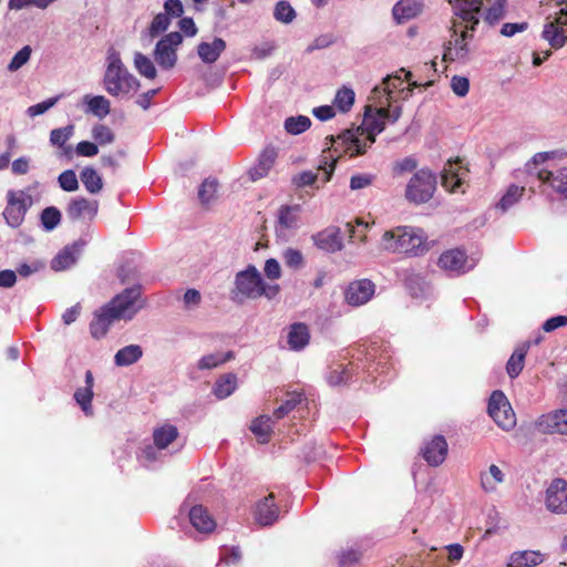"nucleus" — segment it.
I'll return each mask as SVG.
<instances>
[{"mask_svg":"<svg viewBox=\"0 0 567 567\" xmlns=\"http://www.w3.org/2000/svg\"><path fill=\"white\" fill-rule=\"evenodd\" d=\"M354 92L352 89L343 86L337 91L333 104L341 112H348L354 103Z\"/></svg>","mask_w":567,"mask_h":567,"instance_id":"44","label":"nucleus"},{"mask_svg":"<svg viewBox=\"0 0 567 567\" xmlns=\"http://www.w3.org/2000/svg\"><path fill=\"white\" fill-rule=\"evenodd\" d=\"M58 100H59V97H51L41 103L34 104L28 109V114L30 116L41 115V114L45 113L49 109L54 106L55 103L58 102Z\"/></svg>","mask_w":567,"mask_h":567,"instance_id":"61","label":"nucleus"},{"mask_svg":"<svg viewBox=\"0 0 567 567\" xmlns=\"http://www.w3.org/2000/svg\"><path fill=\"white\" fill-rule=\"evenodd\" d=\"M503 481H504V473L495 464H492L488 467L487 472H483L481 474V486L487 493L495 492L497 488V485L503 483Z\"/></svg>","mask_w":567,"mask_h":567,"instance_id":"34","label":"nucleus"},{"mask_svg":"<svg viewBox=\"0 0 567 567\" xmlns=\"http://www.w3.org/2000/svg\"><path fill=\"white\" fill-rule=\"evenodd\" d=\"M261 281L262 278L257 268L249 265L247 269L236 275L235 288L231 291L233 299L243 302L246 299L259 298Z\"/></svg>","mask_w":567,"mask_h":567,"instance_id":"7","label":"nucleus"},{"mask_svg":"<svg viewBox=\"0 0 567 567\" xmlns=\"http://www.w3.org/2000/svg\"><path fill=\"white\" fill-rule=\"evenodd\" d=\"M250 431L256 435L259 443H268L272 433L271 419L268 415L256 417L250 425Z\"/></svg>","mask_w":567,"mask_h":567,"instance_id":"33","label":"nucleus"},{"mask_svg":"<svg viewBox=\"0 0 567 567\" xmlns=\"http://www.w3.org/2000/svg\"><path fill=\"white\" fill-rule=\"evenodd\" d=\"M68 217L73 220L95 218L99 212V202L96 199H87L85 197H76L72 199L66 207Z\"/></svg>","mask_w":567,"mask_h":567,"instance_id":"15","label":"nucleus"},{"mask_svg":"<svg viewBox=\"0 0 567 567\" xmlns=\"http://www.w3.org/2000/svg\"><path fill=\"white\" fill-rule=\"evenodd\" d=\"M61 221V213L54 207L50 206L42 210L41 213V224L45 230L54 229Z\"/></svg>","mask_w":567,"mask_h":567,"instance_id":"48","label":"nucleus"},{"mask_svg":"<svg viewBox=\"0 0 567 567\" xmlns=\"http://www.w3.org/2000/svg\"><path fill=\"white\" fill-rule=\"evenodd\" d=\"M189 520L196 530L200 533H212L216 528L215 519L202 505L192 507L189 511Z\"/></svg>","mask_w":567,"mask_h":567,"instance_id":"24","label":"nucleus"},{"mask_svg":"<svg viewBox=\"0 0 567 567\" xmlns=\"http://www.w3.org/2000/svg\"><path fill=\"white\" fill-rule=\"evenodd\" d=\"M424 284V277L415 272L408 274L404 279L405 287L412 291L413 296H417V292L423 290Z\"/></svg>","mask_w":567,"mask_h":567,"instance_id":"55","label":"nucleus"},{"mask_svg":"<svg viewBox=\"0 0 567 567\" xmlns=\"http://www.w3.org/2000/svg\"><path fill=\"white\" fill-rule=\"evenodd\" d=\"M313 240L318 248L328 252L341 250L343 247L339 228H327L315 235Z\"/></svg>","mask_w":567,"mask_h":567,"instance_id":"21","label":"nucleus"},{"mask_svg":"<svg viewBox=\"0 0 567 567\" xmlns=\"http://www.w3.org/2000/svg\"><path fill=\"white\" fill-rule=\"evenodd\" d=\"M7 197L8 204L3 210V217L10 227L17 228L24 220L31 198L22 190H9Z\"/></svg>","mask_w":567,"mask_h":567,"instance_id":"10","label":"nucleus"},{"mask_svg":"<svg viewBox=\"0 0 567 567\" xmlns=\"http://www.w3.org/2000/svg\"><path fill=\"white\" fill-rule=\"evenodd\" d=\"M311 125V121L308 116H290L285 121V128L288 133L297 135L307 131Z\"/></svg>","mask_w":567,"mask_h":567,"instance_id":"45","label":"nucleus"},{"mask_svg":"<svg viewBox=\"0 0 567 567\" xmlns=\"http://www.w3.org/2000/svg\"><path fill=\"white\" fill-rule=\"evenodd\" d=\"M544 561V555L538 550L515 551L509 556L507 567H535Z\"/></svg>","mask_w":567,"mask_h":567,"instance_id":"27","label":"nucleus"},{"mask_svg":"<svg viewBox=\"0 0 567 567\" xmlns=\"http://www.w3.org/2000/svg\"><path fill=\"white\" fill-rule=\"evenodd\" d=\"M317 181V174L311 171L302 172L292 178L297 187H305L312 185Z\"/></svg>","mask_w":567,"mask_h":567,"instance_id":"64","label":"nucleus"},{"mask_svg":"<svg viewBox=\"0 0 567 567\" xmlns=\"http://www.w3.org/2000/svg\"><path fill=\"white\" fill-rule=\"evenodd\" d=\"M74 400L81 406L85 415H92L93 390L91 388H79L74 393Z\"/></svg>","mask_w":567,"mask_h":567,"instance_id":"46","label":"nucleus"},{"mask_svg":"<svg viewBox=\"0 0 567 567\" xmlns=\"http://www.w3.org/2000/svg\"><path fill=\"white\" fill-rule=\"evenodd\" d=\"M234 358L235 354L233 351H227L226 353H212L202 357L197 367L199 370L214 369L227 361L233 360Z\"/></svg>","mask_w":567,"mask_h":567,"instance_id":"38","label":"nucleus"},{"mask_svg":"<svg viewBox=\"0 0 567 567\" xmlns=\"http://www.w3.org/2000/svg\"><path fill=\"white\" fill-rule=\"evenodd\" d=\"M535 426L543 434L567 435V409L542 414L536 420Z\"/></svg>","mask_w":567,"mask_h":567,"instance_id":"14","label":"nucleus"},{"mask_svg":"<svg viewBox=\"0 0 567 567\" xmlns=\"http://www.w3.org/2000/svg\"><path fill=\"white\" fill-rule=\"evenodd\" d=\"M74 134V125L70 124L64 127L54 128L50 133V142L52 145L58 146L60 148V155L65 156L68 158L72 157L73 150L70 145H68V141Z\"/></svg>","mask_w":567,"mask_h":567,"instance_id":"25","label":"nucleus"},{"mask_svg":"<svg viewBox=\"0 0 567 567\" xmlns=\"http://www.w3.org/2000/svg\"><path fill=\"white\" fill-rule=\"evenodd\" d=\"M89 110L99 117L106 116L110 111V101L103 95H96L87 100Z\"/></svg>","mask_w":567,"mask_h":567,"instance_id":"47","label":"nucleus"},{"mask_svg":"<svg viewBox=\"0 0 567 567\" xmlns=\"http://www.w3.org/2000/svg\"><path fill=\"white\" fill-rule=\"evenodd\" d=\"M302 400H303L302 393H299V392L289 393L287 400L274 411V416L277 420L284 419L291 411H293L296 409V406L302 402Z\"/></svg>","mask_w":567,"mask_h":567,"instance_id":"41","label":"nucleus"},{"mask_svg":"<svg viewBox=\"0 0 567 567\" xmlns=\"http://www.w3.org/2000/svg\"><path fill=\"white\" fill-rule=\"evenodd\" d=\"M525 192L524 186L511 185L504 196L497 204V207L503 212H506L513 205H515L523 196Z\"/></svg>","mask_w":567,"mask_h":567,"instance_id":"40","label":"nucleus"},{"mask_svg":"<svg viewBox=\"0 0 567 567\" xmlns=\"http://www.w3.org/2000/svg\"><path fill=\"white\" fill-rule=\"evenodd\" d=\"M353 372V364L339 365L332 370L328 375V382L330 385H341L348 383Z\"/></svg>","mask_w":567,"mask_h":567,"instance_id":"43","label":"nucleus"},{"mask_svg":"<svg viewBox=\"0 0 567 567\" xmlns=\"http://www.w3.org/2000/svg\"><path fill=\"white\" fill-rule=\"evenodd\" d=\"M75 153L79 156L93 157L99 153V147L95 143L89 141H82L78 143Z\"/></svg>","mask_w":567,"mask_h":567,"instance_id":"60","label":"nucleus"},{"mask_svg":"<svg viewBox=\"0 0 567 567\" xmlns=\"http://www.w3.org/2000/svg\"><path fill=\"white\" fill-rule=\"evenodd\" d=\"M452 91L457 96H465L470 91V81L465 76L454 75L451 80Z\"/></svg>","mask_w":567,"mask_h":567,"instance_id":"56","label":"nucleus"},{"mask_svg":"<svg viewBox=\"0 0 567 567\" xmlns=\"http://www.w3.org/2000/svg\"><path fill=\"white\" fill-rule=\"evenodd\" d=\"M218 181L216 178H206L199 186L198 198L203 205L209 204L217 194Z\"/></svg>","mask_w":567,"mask_h":567,"instance_id":"42","label":"nucleus"},{"mask_svg":"<svg viewBox=\"0 0 567 567\" xmlns=\"http://www.w3.org/2000/svg\"><path fill=\"white\" fill-rule=\"evenodd\" d=\"M277 156L278 154L275 147H266L261 152L258 158V163L249 171L251 179L257 181L267 176V174L274 167Z\"/></svg>","mask_w":567,"mask_h":567,"instance_id":"23","label":"nucleus"},{"mask_svg":"<svg viewBox=\"0 0 567 567\" xmlns=\"http://www.w3.org/2000/svg\"><path fill=\"white\" fill-rule=\"evenodd\" d=\"M178 437V430L175 425L164 424L153 432L154 444L157 449L164 450Z\"/></svg>","mask_w":567,"mask_h":567,"instance_id":"32","label":"nucleus"},{"mask_svg":"<svg viewBox=\"0 0 567 567\" xmlns=\"http://www.w3.org/2000/svg\"><path fill=\"white\" fill-rule=\"evenodd\" d=\"M134 65L141 75L151 80L156 78L157 72L154 63L148 56L144 55L143 53H135Z\"/></svg>","mask_w":567,"mask_h":567,"instance_id":"39","label":"nucleus"},{"mask_svg":"<svg viewBox=\"0 0 567 567\" xmlns=\"http://www.w3.org/2000/svg\"><path fill=\"white\" fill-rule=\"evenodd\" d=\"M58 182L65 192H75L79 188V181L73 169L62 172L58 177Z\"/></svg>","mask_w":567,"mask_h":567,"instance_id":"50","label":"nucleus"},{"mask_svg":"<svg viewBox=\"0 0 567 567\" xmlns=\"http://www.w3.org/2000/svg\"><path fill=\"white\" fill-rule=\"evenodd\" d=\"M295 209L296 208L290 206H281L279 209V223L281 226L291 228L296 224L297 217L293 213Z\"/></svg>","mask_w":567,"mask_h":567,"instance_id":"57","label":"nucleus"},{"mask_svg":"<svg viewBox=\"0 0 567 567\" xmlns=\"http://www.w3.org/2000/svg\"><path fill=\"white\" fill-rule=\"evenodd\" d=\"M546 508L555 514H567V481L554 478L545 492Z\"/></svg>","mask_w":567,"mask_h":567,"instance_id":"13","label":"nucleus"},{"mask_svg":"<svg viewBox=\"0 0 567 567\" xmlns=\"http://www.w3.org/2000/svg\"><path fill=\"white\" fill-rule=\"evenodd\" d=\"M31 55V48L29 45L23 47L21 50H19L14 56L12 58L11 62L8 65V69L10 71H17L22 65H24Z\"/></svg>","mask_w":567,"mask_h":567,"instance_id":"53","label":"nucleus"},{"mask_svg":"<svg viewBox=\"0 0 567 567\" xmlns=\"http://www.w3.org/2000/svg\"><path fill=\"white\" fill-rule=\"evenodd\" d=\"M449 445L443 435H435L424 444L422 456L430 466L441 465L447 456Z\"/></svg>","mask_w":567,"mask_h":567,"instance_id":"17","label":"nucleus"},{"mask_svg":"<svg viewBox=\"0 0 567 567\" xmlns=\"http://www.w3.org/2000/svg\"><path fill=\"white\" fill-rule=\"evenodd\" d=\"M274 16L276 20L284 23H289L295 19L296 12L295 9L290 6V2H277L274 10Z\"/></svg>","mask_w":567,"mask_h":567,"instance_id":"51","label":"nucleus"},{"mask_svg":"<svg viewBox=\"0 0 567 567\" xmlns=\"http://www.w3.org/2000/svg\"><path fill=\"white\" fill-rule=\"evenodd\" d=\"M264 271L266 277L271 280L279 279L281 276L280 265L275 258L266 260Z\"/></svg>","mask_w":567,"mask_h":567,"instance_id":"63","label":"nucleus"},{"mask_svg":"<svg viewBox=\"0 0 567 567\" xmlns=\"http://www.w3.org/2000/svg\"><path fill=\"white\" fill-rule=\"evenodd\" d=\"M83 243H73L72 245L65 246L59 254L51 260V268L54 271H62L76 261L78 255L81 251Z\"/></svg>","mask_w":567,"mask_h":567,"instance_id":"22","label":"nucleus"},{"mask_svg":"<svg viewBox=\"0 0 567 567\" xmlns=\"http://www.w3.org/2000/svg\"><path fill=\"white\" fill-rule=\"evenodd\" d=\"M226 49V42L221 38H215L212 43L202 42L197 47V53L203 62L214 63Z\"/></svg>","mask_w":567,"mask_h":567,"instance_id":"28","label":"nucleus"},{"mask_svg":"<svg viewBox=\"0 0 567 567\" xmlns=\"http://www.w3.org/2000/svg\"><path fill=\"white\" fill-rule=\"evenodd\" d=\"M557 3H565L566 8H560L555 19L547 22L542 32L543 39L555 50L563 48L567 42V2Z\"/></svg>","mask_w":567,"mask_h":567,"instance_id":"11","label":"nucleus"},{"mask_svg":"<svg viewBox=\"0 0 567 567\" xmlns=\"http://www.w3.org/2000/svg\"><path fill=\"white\" fill-rule=\"evenodd\" d=\"M565 326H567V316L559 315V316H555V317L547 319L543 323L542 328L545 332H553L556 329L565 327Z\"/></svg>","mask_w":567,"mask_h":567,"instance_id":"62","label":"nucleus"},{"mask_svg":"<svg viewBox=\"0 0 567 567\" xmlns=\"http://www.w3.org/2000/svg\"><path fill=\"white\" fill-rule=\"evenodd\" d=\"M437 266L451 276H461L472 270L475 264L464 249L456 247L443 251Z\"/></svg>","mask_w":567,"mask_h":567,"instance_id":"9","label":"nucleus"},{"mask_svg":"<svg viewBox=\"0 0 567 567\" xmlns=\"http://www.w3.org/2000/svg\"><path fill=\"white\" fill-rule=\"evenodd\" d=\"M179 32H171L162 38L155 47L154 58L158 65L164 70H171L177 61L176 48L182 43Z\"/></svg>","mask_w":567,"mask_h":567,"instance_id":"12","label":"nucleus"},{"mask_svg":"<svg viewBox=\"0 0 567 567\" xmlns=\"http://www.w3.org/2000/svg\"><path fill=\"white\" fill-rule=\"evenodd\" d=\"M466 28L461 32V37L455 39L454 48L453 42L449 41L444 45L443 61L444 62H453V61H465L468 56L470 49L466 43L468 38H472V34H468Z\"/></svg>","mask_w":567,"mask_h":567,"instance_id":"20","label":"nucleus"},{"mask_svg":"<svg viewBox=\"0 0 567 567\" xmlns=\"http://www.w3.org/2000/svg\"><path fill=\"white\" fill-rule=\"evenodd\" d=\"M237 386V378L235 374H226L220 377L214 386V394L218 399H225L229 396Z\"/></svg>","mask_w":567,"mask_h":567,"instance_id":"37","label":"nucleus"},{"mask_svg":"<svg viewBox=\"0 0 567 567\" xmlns=\"http://www.w3.org/2000/svg\"><path fill=\"white\" fill-rule=\"evenodd\" d=\"M484 2H457L454 13L457 17L452 24L453 34H457V27L464 25L467 30L475 31L482 18L488 25H494L505 14L504 2H494L483 10Z\"/></svg>","mask_w":567,"mask_h":567,"instance_id":"4","label":"nucleus"},{"mask_svg":"<svg viewBox=\"0 0 567 567\" xmlns=\"http://www.w3.org/2000/svg\"><path fill=\"white\" fill-rule=\"evenodd\" d=\"M310 334L305 323H293L288 333V344L291 350H301L309 343Z\"/></svg>","mask_w":567,"mask_h":567,"instance_id":"30","label":"nucleus"},{"mask_svg":"<svg viewBox=\"0 0 567 567\" xmlns=\"http://www.w3.org/2000/svg\"><path fill=\"white\" fill-rule=\"evenodd\" d=\"M538 179L543 183H547L554 190L559 194L567 193V166L561 167L558 171H540L537 174Z\"/></svg>","mask_w":567,"mask_h":567,"instance_id":"26","label":"nucleus"},{"mask_svg":"<svg viewBox=\"0 0 567 567\" xmlns=\"http://www.w3.org/2000/svg\"><path fill=\"white\" fill-rule=\"evenodd\" d=\"M143 355V349L138 344H130L120 349L114 355L117 367H127L136 363Z\"/></svg>","mask_w":567,"mask_h":567,"instance_id":"31","label":"nucleus"},{"mask_svg":"<svg viewBox=\"0 0 567 567\" xmlns=\"http://www.w3.org/2000/svg\"><path fill=\"white\" fill-rule=\"evenodd\" d=\"M171 23V18L165 13H158L154 17L151 25H150V35L152 38L157 37L159 33L164 32Z\"/></svg>","mask_w":567,"mask_h":567,"instance_id":"52","label":"nucleus"},{"mask_svg":"<svg viewBox=\"0 0 567 567\" xmlns=\"http://www.w3.org/2000/svg\"><path fill=\"white\" fill-rule=\"evenodd\" d=\"M529 350V344L524 343L517 347L506 363V372L511 379L517 378L524 369L525 358Z\"/></svg>","mask_w":567,"mask_h":567,"instance_id":"29","label":"nucleus"},{"mask_svg":"<svg viewBox=\"0 0 567 567\" xmlns=\"http://www.w3.org/2000/svg\"><path fill=\"white\" fill-rule=\"evenodd\" d=\"M436 189V176L429 169H419L405 187L408 202L421 205L430 202Z\"/></svg>","mask_w":567,"mask_h":567,"instance_id":"6","label":"nucleus"},{"mask_svg":"<svg viewBox=\"0 0 567 567\" xmlns=\"http://www.w3.org/2000/svg\"><path fill=\"white\" fill-rule=\"evenodd\" d=\"M279 517V507L275 503L274 493H269L266 497L256 504L255 518L261 526L272 525Z\"/></svg>","mask_w":567,"mask_h":567,"instance_id":"19","label":"nucleus"},{"mask_svg":"<svg viewBox=\"0 0 567 567\" xmlns=\"http://www.w3.org/2000/svg\"><path fill=\"white\" fill-rule=\"evenodd\" d=\"M141 297V286L126 288L116 295L107 305L95 312L90 331L93 338L100 339L106 334L114 320L132 319L141 306L135 303Z\"/></svg>","mask_w":567,"mask_h":567,"instance_id":"2","label":"nucleus"},{"mask_svg":"<svg viewBox=\"0 0 567 567\" xmlns=\"http://www.w3.org/2000/svg\"><path fill=\"white\" fill-rule=\"evenodd\" d=\"M361 558V554L358 550L349 549L346 551H342L338 559H339V566L340 567H351L354 564H357Z\"/></svg>","mask_w":567,"mask_h":567,"instance_id":"59","label":"nucleus"},{"mask_svg":"<svg viewBox=\"0 0 567 567\" xmlns=\"http://www.w3.org/2000/svg\"><path fill=\"white\" fill-rule=\"evenodd\" d=\"M375 286L369 279L350 282L346 290V301L353 307L367 303L374 295Z\"/></svg>","mask_w":567,"mask_h":567,"instance_id":"16","label":"nucleus"},{"mask_svg":"<svg viewBox=\"0 0 567 567\" xmlns=\"http://www.w3.org/2000/svg\"><path fill=\"white\" fill-rule=\"evenodd\" d=\"M468 171L461 165V159L449 161L442 171V185L447 190L455 193L462 185Z\"/></svg>","mask_w":567,"mask_h":567,"instance_id":"18","label":"nucleus"},{"mask_svg":"<svg viewBox=\"0 0 567 567\" xmlns=\"http://www.w3.org/2000/svg\"><path fill=\"white\" fill-rule=\"evenodd\" d=\"M381 246L388 252L409 257L423 256L430 250L424 230L412 226H396L385 230L381 237Z\"/></svg>","mask_w":567,"mask_h":567,"instance_id":"3","label":"nucleus"},{"mask_svg":"<svg viewBox=\"0 0 567 567\" xmlns=\"http://www.w3.org/2000/svg\"><path fill=\"white\" fill-rule=\"evenodd\" d=\"M390 115V110L378 109L375 116L365 115L363 125L355 130H346L337 137L329 135L326 137V145L328 150L334 148L338 152V146H342V152L349 154L350 157L363 155L367 148L375 142L377 134L385 128V118Z\"/></svg>","mask_w":567,"mask_h":567,"instance_id":"1","label":"nucleus"},{"mask_svg":"<svg viewBox=\"0 0 567 567\" xmlns=\"http://www.w3.org/2000/svg\"><path fill=\"white\" fill-rule=\"evenodd\" d=\"M417 167V162L413 157H405L393 164L392 172L394 175H403L413 172Z\"/></svg>","mask_w":567,"mask_h":567,"instance_id":"54","label":"nucleus"},{"mask_svg":"<svg viewBox=\"0 0 567 567\" xmlns=\"http://www.w3.org/2000/svg\"><path fill=\"white\" fill-rule=\"evenodd\" d=\"M107 62L103 83L109 94L117 97L140 89V81L123 65L120 54L115 50H110Z\"/></svg>","mask_w":567,"mask_h":567,"instance_id":"5","label":"nucleus"},{"mask_svg":"<svg viewBox=\"0 0 567 567\" xmlns=\"http://www.w3.org/2000/svg\"><path fill=\"white\" fill-rule=\"evenodd\" d=\"M80 178L85 189L91 194H97L103 188L102 177L93 167H84L80 173Z\"/></svg>","mask_w":567,"mask_h":567,"instance_id":"36","label":"nucleus"},{"mask_svg":"<svg viewBox=\"0 0 567 567\" xmlns=\"http://www.w3.org/2000/svg\"><path fill=\"white\" fill-rule=\"evenodd\" d=\"M92 137L100 145L111 144L115 140L113 131L104 124H96L93 126Z\"/></svg>","mask_w":567,"mask_h":567,"instance_id":"49","label":"nucleus"},{"mask_svg":"<svg viewBox=\"0 0 567 567\" xmlns=\"http://www.w3.org/2000/svg\"><path fill=\"white\" fill-rule=\"evenodd\" d=\"M284 261L290 268H299L303 262V257L299 250L289 248L284 254Z\"/></svg>","mask_w":567,"mask_h":567,"instance_id":"58","label":"nucleus"},{"mask_svg":"<svg viewBox=\"0 0 567 567\" xmlns=\"http://www.w3.org/2000/svg\"><path fill=\"white\" fill-rule=\"evenodd\" d=\"M488 414L503 430H512L516 425V415L505 394L496 390L488 400Z\"/></svg>","mask_w":567,"mask_h":567,"instance_id":"8","label":"nucleus"},{"mask_svg":"<svg viewBox=\"0 0 567 567\" xmlns=\"http://www.w3.org/2000/svg\"><path fill=\"white\" fill-rule=\"evenodd\" d=\"M422 2H395L392 13L394 19L401 23L414 18L421 12Z\"/></svg>","mask_w":567,"mask_h":567,"instance_id":"35","label":"nucleus"}]
</instances>
